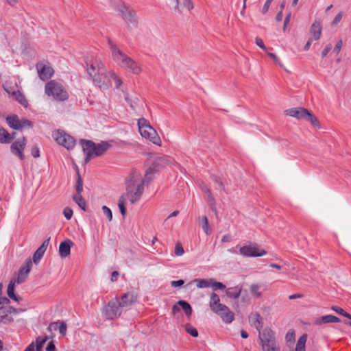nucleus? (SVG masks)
I'll use <instances>...</instances> for the list:
<instances>
[{
	"label": "nucleus",
	"mask_w": 351,
	"mask_h": 351,
	"mask_svg": "<svg viewBox=\"0 0 351 351\" xmlns=\"http://www.w3.org/2000/svg\"><path fill=\"white\" fill-rule=\"evenodd\" d=\"M108 44L112 59L119 66L134 75H138L142 72L141 65L136 61L126 55L111 40L108 41Z\"/></svg>",
	"instance_id": "obj_1"
},
{
	"label": "nucleus",
	"mask_w": 351,
	"mask_h": 351,
	"mask_svg": "<svg viewBox=\"0 0 351 351\" xmlns=\"http://www.w3.org/2000/svg\"><path fill=\"white\" fill-rule=\"evenodd\" d=\"M126 192L125 197L128 198L131 204H134L141 197L143 191V182H140V174L136 172L132 173L128 178L125 179Z\"/></svg>",
	"instance_id": "obj_2"
},
{
	"label": "nucleus",
	"mask_w": 351,
	"mask_h": 351,
	"mask_svg": "<svg viewBox=\"0 0 351 351\" xmlns=\"http://www.w3.org/2000/svg\"><path fill=\"white\" fill-rule=\"evenodd\" d=\"M80 143L82 145L83 152L86 156V163L88 162L93 157L102 156L112 146L111 144L107 141H101L99 143H95L90 140L82 139Z\"/></svg>",
	"instance_id": "obj_3"
},
{
	"label": "nucleus",
	"mask_w": 351,
	"mask_h": 351,
	"mask_svg": "<svg viewBox=\"0 0 351 351\" xmlns=\"http://www.w3.org/2000/svg\"><path fill=\"white\" fill-rule=\"evenodd\" d=\"M209 305L212 311L219 315L224 322L230 324L234 320V313L227 306L220 303L219 296L215 293L211 294Z\"/></svg>",
	"instance_id": "obj_4"
},
{
	"label": "nucleus",
	"mask_w": 351,
	"mask_h": 351,
	"mask_svg": "<svg viewBox=\"0 0 351 351\" xmlns=\"http://www.w3.org/2000/svg\"><path fill=\"white\" fill-rule=\"evenodd\" d=\"M45 94L55 100L64 101L68 99L69 93L64 86L55 80L48 82L45 86Z\"/></svg>",
	"instance_id": "obj_5"
},
{
	"label": "nucleus",
	"mask_w": 351,
	"mask_h": 351,
	"mask_svg": "<svg viewBox=\"0 0 351 351\" xmlns=\"http://www.w3.org/2000/svg\"><path fill=\"white\" fill-rule=\"evenodd\" d=\"M258 337L263 351H280L276 346L275 332L271 328H265Z\"/></svg>",
	"instance_id": "obj_6"
},
{
	"label": "nucleus",
	"mask_w": 351,
	"mask_h": 351,
	"mask_svg": "<svg viewBox=\"0 0 351 351\" xmlns=\"http://www.w3.org/2000/svg\"><path fill=\"white\" fill-rule=\"evenodd\" d=\"M116 10L128 25H132L133 27L137 26L138 22L135 11L130 8L124 2H120L118 3Z\"/></svg>",
	"instance_id": "obj_7"
},
{
	"label": "nucleus",
	"mask_w": 351,
	"mask_h": 351,
	"mask_svg": "<svg viewBox=\"0 0 351 351\" xmlns=\"http://www.w3.org/2000/svg\"><path fill=\"white\" fill-rule=\"evenodd\" d=\"M111 77H114V72L107 71L104 67L102 71H99L96 76L93 77V81L94 84L99 88L106 89L111 84Z\"/></svg>",
	"instance_id": "obj_8"
},
{
	"label": "nucleus",
	"mask_w": 351,
	"mask_h": 351,
	"mask_svg": "<svg viewBox=\"0 0 351 351\" xmlns=\"http://www.w3.org/2000/svg\"><path fill=\"white\" fill-rule=\"evenodd\" d=\"M56 143L67 149H73L75 145V140L69 134L65 133L64 131L58 130L53 132L52 134Z\"/></svg>",
	"instance_id": "obj_9"
},
{
	"label": "nucleus",
	"mask_w": 351,
	"mask_h": 351,
	"mask_svg": "<svg viewBox=\"0 0 351 351\" xmlns=\"http://www.w3.org/2000/svg\"><path fill=\"white\" fill-rule=\"evenodd\" d=\"M240 254L245 257H258L267 254V252L259 249L256 243H251L248 245H245L239 249Z\"/></svg>",
	"instance_id": "obj_10"
},
{
	"label": "nucleus",
	"mask_w": 351,
	"mask_h": 351,
	"mask_svg": "<svg viewBox=\"0 0 351 351\" xmlns=\"http://www.w3.org/2000/svg\"><path fill=\"white\" fill-rule=\"evenodd\" d=\"M27 138L25 136L15 140L10 145L11 153L18 157L21 160L25 159L24 149L27 144Z\"/></svg>",
	"instance_id": "obj_11"
},
{
	"label": "nucleus",
	"mask_w": 351,
	"mask_h": 351,
	"mask_svg": "<svg viewBox=\"0 0 351 351\" xmlns=\"http://www.w3.org/2000/svg\"><path fill=\"white\" fill-rule=\"evenodd\" d=\"M122 307L118 301H110L103 311L104 315L108 319H113L121 314Z\"/></svg>",
	"instance_id": "obj_12"
},
{
	"label": "nucleus",
	"mask_w": 351,
	"mask_h": 351,
	"mask_svg": "<svg viewBox=\"0 0 351 351\" xmlns=\"http://www.w3.org/2000/svg\"><path fill=\"white\" fill-rule=\"evenodd\" d=\"M86 64L87 73L92 79L104 68V64L97 59L87 60Z\"/></svg>",
	"instance_id": "obj_13"
},
{
	"label": "nucleus",
	"mask_w": 351,
	"mask_h": 351,
	"mask_svg": "<svg viewBox=\"0 0 351 351\" xmlns=\"http://www.w3.org/2000/svg\"><path fill=\"white\" fill-rule=\"evenodd\" d=\"M174 5V10L178 14H183L185 12H189L193 8L191 0H171Z\"/></svg>",
	"instance_id": "obj_14"
},
{
	"label": "nucleus",
	"mask_w": 351,
	"mask_h": 351,
	"mask_svg": "<svg viewBox=\"0 0 351 351\" xmlns=\"http://www.w3.org/2000/svg\"><path fill=\"white\" fill-rule=\"evenodd\" d=\"M36 68L39 77L43 81L49 79L53 73L52 67L43 62H38Z\"/></svg>",
	"instance_id": "obj_15"
},
{
	"label": "nucleus",
	"mask_w": 351,
	"mask_h": 351,
	"mask_svg": "<svg viewBox=\"0 0 351 351\" xmlns=\"http://www.w3.org/2000/svg\"><path fill=\"white\" fill-rule=\"evenodd\" d=\"M285 114L298 119H304L308 114V110L304 108L298 107L292 108L285 110Z\"/></svg>",
	"instance_id": "obj_16"
},
{
	"label": "nucleus",
	"mask_w": 351,
	"mask_h": 351,
	"mask_svg": "<svg viewBox=\"0 0 351 351\" xmlns=\"http://www.w3.org/2000/svg\"><path fill=\"white\" fill-rule=\"evenodd\" d=\"M48 337H38L35 342L31 343L24 351H42L43 347L47 341Z\"/></svg>",
	"instance_id": "obj_17"
},
{
	"label": "nucleus",
	"mask_w": 351,
	"mask_h": 351,
	"mask_svg": "<svg viewBox=\"0 0 351 351\" xmlns=\"http://www.w3.org/2000/svg\"><path fill=\"white\" fill-rule=\"evenodd\" d=\"M49 241H50V237L45 239L43 242L42 245L34 252V254L33 255V261L35 264H38L40 262V261L41 260V258H43V256L47 248V246L49 245Z\"/></svg>",
	"instance_id": "obj_18"
},
{
	"label": "nucleus",
	"mask_w": 351,
	"mask_h": 351,
	"mask_svg": "<svg viewBox=\"0 0 351 351\" xmlns=\"http://www.w3.org/2000/svg\"><path fill=\"white\" fill-rule=\"evenodd\" d=\"M250 322L251 324L258 331V333L262 332L261 329L263 327V319L261 315L255 312L252 313L250 316Z\"/></svg>",
	"instance_id": "obj_19"
},
{
	"label": "nucleus",
	"mask_w": 351,
	"mask_h": 351,
	"mask_svg": "<svg viewBox=\"0 0 351 351\" xmlns=\"http://www.w3.org/2000/svg\"><path fill=\"white\" fill-rule=\"evenodd\" d=\"M14 322V319L10 316L8 306H0V324H10Z\"/></svg>",
	"instance_id": "obj_20"
},
{
	"label": "nucleus",
	"mask_w": 351,
	"mask_h": 351,
	"mask_svg": "<svg viewBox=\"0 0 351 351\" xmlns=\"http://www.w3.org/2000/svg\"><path fill=\"white\" fill-rule=\"evenodd\" d=\"M73 245V242L66 239L60 243L59 246V254L62 258L68 256L71 253V247Z\"/></svg>",
	"instance_id": "obj_21"
},
{
	"label": "nucleus",
	"mask_w": 351,
	"mask_h": 351,
	"mask_svg": "<svg viewBox=\"0 0 351 351\" xmlns=\"http://www.w3.org/2000/svg\"><path fill=\"white\" fill-rule=\"evenodd\" d=\"M16 133L10 134L4 128L0 126V143L8 144L14 138Z\"/></svg>",
	"instance_id": "obj_22"
},
{
	"label": "nucleus",
	"mask_w": 351,
	"mask_h": 351,
	"mask_svg": "<svg viewBox=\"0 0 351 351\" xmlns=\"http://www.w3.org/2000/svg\"><path fill=\"white\" fill-rule=\"evenodd\" d=\"M136 300V298L132 293H125L121 298L120 301H118L119 305L122 308L128 307L132 304Z\"/></svg>",
	"instance_id": "obj_23"
},
{
	"label": "nucleus",
	"mask_w": 351,
	"mask_h": 351,
	"mask_svg": "<svg viewBox=\"0 0 351 351\" xmlns=\"http://www.w3.org/2000/svg\"><path fill=\"white\" fill-rule=\"evenodd\" d=\"M322 31V26L321 23L315 21L311 27L310 32L313 34L315 40H319L320 38Z\"/></svg>",
	"instance_id": "obj_24"
},
{
	"label": "nucleus",
	"mask_w": 351,
	"mask_h": 351,
	"mask_svg": "<svg viewBox=\"0 0 351 351\" xmlns=\"http://www.w3.org/2000/svg\"><path fill=\"white\" fill-rule=\"evenodd\" d=\"M14 287H15V281L14 280H12L10 281L8 289H7V294L8 297L16 302H20L22 300V298L21 296L16 295L14 293Z\"/></svg>",
	"instance_id": "obj_25"
},
{
	"label": "nucleus",
	"mask_w": 351,
	"mask_h": 351,
	"mask_svg": "<svg viewBox=\"0 0 351 351\" xmlns=\"http://www.w3.org/2000/svg\"><path fill=\"white\" fill-rule=\"evenodd\" d=\"M201 188H202V191H204L205 193L207 194V195H208L207 199H208V202L210 204L211 209H212L213 211H214L215 213V215H217V210H216V208H215L216 202L215 200V198L213 197V196L211 194L210 190L206 185L202 186Z\"/></svg>",
	"instance_id": "obj_26"
},
{
	"label": "nucleus",
	"mask_w": 351,
	"mask_h": 351,
	"mask_svg": "<svg viewBox=\"0 0 351 351\" xmlns=\"http://www.w3.org/2000/svg\"><path fill=\"white\" fill-rule=\"evenodd\" d=\"M241 291L242 287L237 286L227 289L226 292L227 296L230 298L237 299L240 296Z\"/></svg>",
	"instance_id": "obj_27"
},
{
	"label": "nucleus",
	"mask_w": 351,
	"mask_h": 351,
	"mask_svg": "<svg viewBox=\"0 0 351 351\" xmlns=\"http://www.w3.org/2000/svg\"><path fill=\"white\" fill-rule=\"evenodd\" d=\"M148 130H149V136L147 137V138L149 139L150 141H152L153 143L158 145H160L161 140L155 129L151 127L148 128Z\"/></svg>",
	"instance_id": "obj_28"
},
{
	"label": "nucleus",
	"mask_w": 351,
	"mask_h": 351,
	"mask_svg": "<svg viewBox=\"0 0 351 351\" xmlns=\"http://www.w3.org/2000/svg\"><path fill=\"white\" fill-rule=\"evenodd\" d=\"M19 121L17 115L8 116L6 117V122L8 125L14 130H19Z\"/></svg>",
	"instance_id": "obj_29"
},
{
	"label": "nucleus",
	"mask_w": 351,
	"mask_h": 351,
	"mask_svg": "<svg viewBox=\"0 0 351 351\" xmlns=\"http://www.w3.org/2000/svg\"><path fill=\"white\" fill-rule=\"evenodd\" d=\"M12 95L14 97V99L20 104H21L22 106H25V107H27L28 106V102L25 97V95L21 93L20 92L19 90L18 91H14L12 93Z\"/></svg>",
	"instance_id": "obj_30"
},
{
	"label": "nucleus",
	"mask_w": 351,
	"mask_h": 351,
	"mask_svg": "<svg viewBox=\"0 0 351 351\" xmlns=\"http://www.w3.org/2000/svg\"><path fill=\"white\" fill-rule=\"evenodd\" d=\"M154 173V168L149 167L146 171L144 179H141L140 177V182H143V185L145 184H148L153 180V175Z\"/></svg>",
	"instance_id": "obj_31"
},
{
	"label": "nucleus",
	"mask_w": 351,
	"mask_h": 351,
	"mask_svg": "<svg viewBox=\"0 0 351 351\" xmlns=\"http://www.w3.org/2000/svg\"><path fill=\"white\" fill-rule=\"evenodd\" d=\"M73 201L80 207L82 210H86V201L82 196V194H75L73 197Z\"/></svg>",
	"instance_id": "obj_32"
},
{
	"label": "nucleus",
	"mask_w": 351,
	"mask_h": 351,
	"mask_svg": "<svg viewBox=\"0 0 351 351\" xmlns=\"http://www.w3.org/2000/svg\"><path fill=\"white\" fill-rule=\"evenodd\" d=\"M178 304L183 309L186 315L190 316L192 313V308L191 305L184 300H180L178 302Z\"/></svg>",
	"instance_id": "obj_33"
},
{
	"label": "nucleus",
	"mask_w": 351,
	"mask_h": 351,
	"mask_svg": "<svg viewBox=\"0 0 351 351\" xmlns=\"http://www.w3.org/2000/svg\"><path fill=\"white\" fill-rule=\"evenodd\" d=\"M76 194H82L83 191V180L80 175L79 171L77 172V181L75 184Z\"/></svg>",
	"instance_id": "obj_34"
},
{
	"label": "nucleus",
	"mask_w": 351,
	"mask_h": 351,
	"mask_svg": "<svg viewBox=\"0 0 351 351\" xmlns=\"http://www.w3.org/2000/svg\"><path fill=\"white\" fill-rule=\"evenodd\" d=\"M195 282H197V287L198 288H206L209 287L211 285L212 280H206V279H196Z\"/></svg>",
	"instance_id": "obj_35"
},
{
	"label": "nucleus",
	"mask_w": 351,
	"mask_h": 351,
	"mask_svg": "<svg viewBox=\"0 0 351 351\" xmlns=\"http://www.w3.org/2000/svg\"><path fill=\"white\" fill-rule=\"evenodd\" d=\"M126 198L125 197V195H122L119 199L118 202V206L119 208L120 212L123 216H124L126 213V208L125 207V202Z\"/></svg>",
	"instance_id": "obj_36"
},
{
	"label": "nucleus",
	"mask_w": 351,
	"mask_h": 351,
	"mask_svg": "<svg viewBox=\"0 0 351 351\" xmlns=\"http://www.w3.org/2000/svg\"><path fill=\"white\" fill-rule=\"evenodd\" d=\"M261 286L256 284H253L250 287V293L252 295L258 298L261 296V292L260 291Z\"/></svg>",
	"instance_id": "obj_37"
},
{
	"label": "nucleus",
	"mask_w": 351,
	"mask_h": 351,
	"mask_svg": "<svg viewBox=\"0 0 351 351\" xmlns=\"http://www.w3.org/2000/svg\"><path fill=\"white\" fill-rule=\"evenodd\" d=\"M32 266V261L31 258H27L25 262V265L21 267V269H24L23 270V276L26 278L29 273L31 271Z\"/></svg>",
	"instance_id": "obj_38"
},
{
	"label": "nucleus",
	"mask_w": 351,
	"mask_h": 351,
	"mask_svg": "<svg viewBox=\"0 0 351 351\" xmlns=\"http://www.w3.org/2000/svg\"><path fill=\"white\" fill-rule=\"evenodd\" d=\"M19 130H22V129L26 128H32L33 126V123L28 119H20V121H19Z\"/></svg>",
	"instance_id": "obj_39"
},
{
	"label": "nucleus",
	"mask_w": 351,
	"mask_h": 351,
	"mask_svg": "<svg viewBox=\"0 0 351 351\" xmlns=\"http://www.w3.org/2000/svg\"><path fill=\"white\" fill-rule=\"evenodd\" d=\"M185 330L193 337H197L198 336V332L197 329L193 327L190 324H186L185 325Z\"/></svg>",
	"instance_id": "obj_40"
},
{
	"label": "nucleus",
	"mask_w": 351,
	"mask_h": 351,
	"mask_svg": "<svg viewBox=\"0 0 351 351\" xmlns=\"http://www.w3.org/2000/svg\"><path fill=\"white\" fill-rule=\"evenodd\" d=\"M138 130H142V129L145 128L148 129V128H151L149 123L148 121L144 118L139 119L138 121Z\"/></svg>",
	"instance_id": "obj_41"
},
{
	"label": "nucleus",
	"mask_w": 351,
	"mask_h": 351,
	"mask_svg": "<svg viewBox=\"0 0 351 351\" xmlns=\"http://www.w3.org/2000/svg\"><path fill=\"white\" fill-rule=\"evenodd\" d=\"M202 229L204 230V232L209 235L210 234V230L208 225V218L206 216H204L202 217Z\"/></svg>",
	"instance_id": "obj_42"
},
{
	"label": "nucleus",
	"mask_w": 351,
	"mask_h": 351,
	"mask_svg": "<svg viewBox=\"0 0 351 351\" xmlns=\"http://www.w3.org/2000/svg\"><path fill=\"white\" fill-rule=\"evenodd\" d=\"M328 323H331V315L322 316L316 321V324L319 325Z\"/></svg>",
	"instance_id": "obj_43"
},
{
	"label": "nucleus",
	"mask_w": 351,
	"mask_h": 351,
	"mask_svg": "<svg viewBox=\"0 0 351 351\" xmlns=\"http://www.w3.org/2000/svg\"><path fill=\"white\" fill-rule=\"evenodd\" d=\"M308 114L306 115L305 120L310 121L313 125L317 126L318 125V121L317 118L313 115L309 111Z\"/></svg>",
	"instance_id": "obj_44"
},
{
	"label": "nucleus",
	"mask_w": 351,
	"mask_h": 351,
	"mask_svg": "<svg viewBox=\"0 0 351 351\" xmlns=\"http://www.w3.org/2000/svg\"><path fill=\"white\" fill-rule=\"evenodd\" d=\"M101 208H102V210H103L104 215H106V216L107 217L108 221H112V213L111 210L106 206H103Z\"/></svg>",
	"instance_id": "obj_45"
},
{
	"label": "nucleus",
	"mask_w": 351,
	"mask_h": 351,
	"mask_svg": "<svg viewBox=\"0 0 351 351\" xmlns=\"http://www.w3.org/2000/svg\"><path fill=\"white\" fill-rule=\"evenodd\" d=\"M73 210L69 207H66L63 210V215L66 219H71L73 216Z\"/></svg>",
	"instance_id": "obj_46"
},
{
	"label": "nucleus",
	"mask_w": 351,
	"mask_h": 351,
	"mask_svg": "<svg viewBox=\"0 0 351 351\" xmlns=\"http://www.w3.org/2000/svg\"><path fill=\"white\" fill-rule=\"evenodd\" d=\"M285 339L287 342L293 343L295 341V332L293 330H289L286 334Z\"/></svg>",
	"instance_id": "obj_47"
},
{
	"label": "nucleus",
	"mask_w": 351,
	"mask_h": 351,
	"mask_svg": "<svg viewBox=\"0 0 351 351\" xmlns=\"http://www.w3.org/2000/svg\"><path fill=\"white\" fill-rule=\"evenodd\" d=\"M211 178H212V180L213 182H215L221 190L225 189L224 186L223 185L222 181L219 177H217L216 176H212Z\"/></svg>",
	"instance_id": "obj_48"
},
{
	"label": "nucleus",
	"mask_w": 351,
	"mask_h": 351,
	"mask_svg": "<svg viewBox=\"0 0 351 351\" xmlns=\"http://www.w3.org/2000/svg\"><path fill=\"white\" fill-rule=\"evenodd\" d=\"M210 287H212L213 288H214V289H221V290H223L226 289V286L222 283V282H211V285Z\"/></svg>",
	"instance_id": "obj_49"
},
{
	"label": "nucleus",
	"mask_w": 351,
	"mask_h": 351,
	"mask_svg": "<svg viewBox=\"0 0 351 351\" xmlns=\"http://www.w3.org/2000/svg\"><path fill=\"white\" fill-rule=\"evenodd\" d=\"M59 332L61 335L64 336L66 332L67 326L65 322H61L58 326Z\"/></svg>",
	"instance_id": "obj_50"
},
{
	"label": "nucleus",
	"mask_w": 351,
	"mask_h": 351,
	"mask_svg": "<svg viewBox=\"0 0 351 351\" xmlns=\"http://www.w3.org/2000/svg\"><path fill=\"white\" fill-rule=\"evenodd\" d=\"M184 252L182 246L180 244H177L175 247V254L178 256H182Z\"/></svg>",
	"instance_id": "obj_51"
},
{
	"label": "nucleus",
	"mask_w": 351,
	"mask_h": 351,
	"mask_svg": "<svg viewBox=\"0 0 351 351\" xmlns=\"http://www.w3.org/2000/svg\"><path fill=\"white\" fill-rule=\"evenodd\" d=\"M31 154L34 158H36L40 157V151H39V148L37 145H34L32 147Z\"/></svg>",
	"instance_id": "obj_52"
},
{
	"label": "nucleus",
	"mask_w": 351,
	"mask_h": 351,
	"mask_svg": "<svg viewBox=\"0 0 351 351\" xmlns=\"http://www.w3.org/2000/svg\"><path fill=\"white\" fill-rule=\"evenodd\" d=\"M23 270H24V269H20V270H19V275H18V277L16 279V282L19 285L23 283L24 282L25 279L26 278L23 276Z\"/></svg>",
	"instance_id": "obj_53"
},
{
	"label": "nucleus",
	"mask_w": 351,
	"mask_h": 351,
	"mask_svg": "<svg viewBox=\"0 0 351 351\" xmlns=\"http://www.w3.org/2000/svg\"><path fill=\"white\" fill-rule=\"evenodd\" d=\"M255 43L262 49L266 51L267 48L264 44L263 40L260 37H256Z\"/></svg>",
	"instance_id": "obj_54"
},
{
	"label": "nucleus",
	"mask_w": 351,
	"mask_h": 351,
	"mask_svg": "<svg viewBox=\"0 0 351 351\" xmlns=\"http://www.w3.org/2000/svg\"><path fill=\"white\" fill-rule=\"evenodd\" d=\"M272 0H267L263 5V8L262 9V14H265L269 8V6L271 5V3Z\"/></svg>",
	"instance_id": "obj_55"
},
{
	"label": "nucleus",
	"mask_w": 351,
	"mask_h": 351,
	"mask_svg": "<svg viewBox=\"0 0 351 351\" xmlns=\"http://www.w3.org/2000/svg\"><path fill=\"white\" fill-rule=\"evenodd\" d=\"M58 322H52L47 327V330L49 332L55 331L58 328Z\"/></svg>",
	"instance_id": "obj_56"
},
{
	"label": "nucleus",
	"mask_w": 351,
	"mask_h": 351,
	"mask_svg": "<svg viewBox=\"0 0 351 351\" xmlns=\"http://www.w3.org/2000/svg\"><path fill=\"white\" fill-rule=\"evenodd\" d=\"M114 80L115 82V86L117 88H119L121 85L122 84V80L119 77H118L116 74L114 73V77H111V80Z\"/></svg>",
	"instance_id": "obj_57"
},
{
	"label": "nucleus",
	"mask_w": 351,
	"mask_h": 351,
	"mask_svg": "<svg viewBox=\"0 0 351 351\" xmlns=\"http://www.w3.org/2000/svg\"><path fill=\"white\" fill-rule=\"evenodd\" d=\"M331 309L332 311H335L336 313L343 315V316L344 315V314L346 313V311L343 308H340L339 306H332L331 307Z\"/></svg>",
	"instance_id": "obj_58"
},
{
	"label": "nucleus",
	"mask_w": 351,
	"mask_h": 351,
	"mask_svg": "<svg viewBox=\"0 0 351 351\" xmlns=\"http://www.w3.org/2000/svg\"><path fill=\"white\" fill-rule=\"evenodd\" d=\"M8 308H9V311H10V315L12 313L17 314L19 313L24 311V310L22 309V308H14L13 306H8Z\"/></svg>",
	"instance_id": "obj_59"
},
{
	"label": "nucleus",
	"mask_w": 351,
	"mask_h": 351,
	"mask_svg": "<svg viewBox=\"0 0 351 351\" xmlns=\"http://www.w3.org/2000/svg\"><path fill=\"white\" fill-rule=\"evenodd\" d=\"M331 49H332V45L331 44L327 45L322 52V56L323 58L326 57L327 56V54L328 53V52L331 50Z\"/></svg>",
	"instance_id": "obj_60"
},
{
	"label": "nucleus",
	"mask_w": 351,
	"mask_h": 351,
	"mask_svg": "<svg viewBox=\"0 0 351 351\" xmlns=\"http://www.w3.org/2000/svg\"><path fill=\"white\" fill-rule=\"evenodd\" d=\"M184 281L183 280H173L171 282V285L173 287H181L184 285Z\"/></svg>",
	"instance_id": "obj_61"
},
{
	"label": "nucleus",
	"mask_w": 351,
	"mask_h": 351,
	"mask_svg": "<svg viewBox=\"0 0 351 351\" xmlns=\"http://www.w3.org/2000/svg\"><path fill=\"white\" fill-rule=\"evenodd\" d=\"M267 55H268L271 58H272V59L274 60V61L276 64H279L280 66H281V64H280V60H279V59L278 58L277 56H276L275 53H271V52H268V53H267Z\"/></svg>",
	"instance_id": "obj_62"
},
{
	"label": "nucleus",
	"mask_w": 351,
	"mask_h": 351,
	"mask_svg": "<svg viewBox=\"0 0 351 351\" xmlns=\"http://www.w3.org/2000/svg\"><path fill=\"white\" fill-rule=\"evenodd\" d=\"M342 45H343L342 40H339L335 47L334 51L336 52L337 53H339L342 47Z\"/></svg>",
	"instance_id": "obj_63"
},
{
	"label": "nucleus",
	"mask_w": 351,
	"mask_h": 351,
	"mask_svg": "<svg viewBox=\"0 0 351 351\" xmlns=\"http://www.w3.org/2000/svg\"><path fill=\"white\" fill-rule=\"evenodd\" d=\"M46 351H56V346L53 341H50L46 347Z\"/></svg>",
	"instance_id": "obj_64"
}]
</instances>
